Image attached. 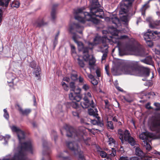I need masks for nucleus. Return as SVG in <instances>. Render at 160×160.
I'll list each match as a JSON object with an SVG mask.
<instances>
[{"instance_id":"obj_1","label":"nucleus","mask_w":160,"mask_h":160,"mask_svg":"<svg viewBox=\"0 0 160 160\" xmlns=\"http://www.w3.org/2000/svg\"><path fill=\"white\" fill-rule=\"evenodd\" d=\"M122 70L126 74L135 75L139 72L143 76L148 77L150 75V69L142 66H140L138 62L132 61L125 63L122 67Z\"/></svg>"},{"instance_id":"obj_2","label":"nucleus","mask_w":160,"mask_h":160,"mask_svg":"<svg viewBox=\"0 0 160 160\" xmlns=\"http://www.w3.org/2000/svg\"><path fill=\"white\" fill-rule=\"evenodd\" d=\"M90 2V13L93 15L101 18H103L104 16V12L102 9L99 8L100 4L98 0H91Z\"/></svg>"},{"instance_id":"obj_3","label":"nucleus","mask_w":160,"mask_h":160,"mask_svg":"<svg viewBox=\"0 0 160 160\" xmlns=\"http://www.w3.org/2000/svg\"><path fill=\"white\" fill-rule=\"evenodd\" d=\"M118 136L122 143H123L125 140L128 141L132 146H134L136 144V141L131 136L128 130H126L123 132L121 129H119L118 130Z\"/></svg>"},{"instance_id":"obj_4","label":"nucleus","mask_w":160,"mask_h":160,"mask_svg":"<svg viewBox=\"0 0 160 160\" xmlns=\"http://www.w3.org/2000/svg\"><path fill=\"white\" fill-rule=\"evenodd\" d=\"M65 129L67 130V136L68 137L73 138L78 141L83 139V131L78 130L77 131L73 127L68 125L66 126Z\"/></svg>"},{"instance_id":"obj_5","label":"nucleus","mask_w":160,"mask_h":160,"mask_svg":"<svg viewBox=\"0 0 160 160\" xmlns=\"http://www.w3.org/2000/svg\"><path fill=\"white\" fill-rule=\"evenodd\" d=\"M66 145L69 149L73 152L75 155H78V160H86L83 152L80 150L76 142H67Z\"/></svg>"},{"instance_id":"obj_6","label":"nucleus","mask_w":160,"mask_h":160,"mask_svg":"<svg viewBox=\"0 0 160 160\" xmlns=\"http://www.w3.org/2000/svg\"><path fill=\"white\" fill-rule=\"evenodd\" d=\"M148 124L150 130L152 131L160 130L158 128L160 127V113L157 116L153 115L149 118Z\"/></svg>"},{"instance_id":"obj_7","label":"nucleus","mask_w":160,"mask_h":160,"mask_svg":"<svg viewBox=\"0 0 160 160\" xmlns=\"http://www.w3.org/2000/svg\"><path fill=\"white\" fill-rule=\"evenodd\" d=\"M122 54H124L126 51L133 52L137 53L139 56H142L145 55L144 49L141 47L135 46L133 44H127L123 48Z\"/></svg>"},{"instance_id":"obj_8","label":"nucleus","mask_w":160,"mask_h":160,"mask_svg":"<svg viewBox=\"0 0 160 160\" xmlns=\"http://www.w3.org/2000/svg\"><path fill=\"white\" fill-rule=\"evenodd\" d=\"M84 17L79 16L75 17V19L82 23H84L86 21H90L94 24H97L99 22V20L94 18H93L92 14L88 12H85L83 13Z\"/></svg>"},{"instance_id":"obj_9","label":"nucleus","mask_w":160,"mask_h":160,"mask_svg":"<svg viewBox=\"0 0 160 160\" xmlns=\"http://www.w3.org/2000/svg\"><path fill=\"white\" fill-rule=\"evenodd\" d=\"M159 33H160V31H151L148 29L144 34L143 38L149 47H152L153 45L152 40L156 38L155 35H158Z\"/></svg>"},{"instance_id":"obj_10","label":"nucleus","mask_w":160,"mask_h":160,"mask_svg":"<svg viewBox=\"0 0 160 160\" xmlns=\"http://www.w3.org/2000/svg\"><path fill=\"white\" fill-rule=\"evenodd\" d=\"M134 0H123L120 3L119 14L122 15L127 13L132 7V3Z\"/></svg>"},{"instance_id":"obj_11","label":"nucleus","mask_w":160,"mask_h":160,"mask_svg":"<svg viewBox=\"0 0 160 160\" xmlns=\"http://www.w3.org/2000/svg\"><path fill=\"white\" fill-rule=\"evenodd\" d=\"M109 39L108 38L107 36L101 37L98 35H97L94 38L93 42H89V45H91L93 47L95 45L98 44L100 43H102L101 46L102 48H106V50L108 48V44L107 43V41Z\"/></svg>"},{"instance_id":"obj_12","label":"nucleus","mask_w":160,"mask_h":160,"mask_svg":"<svg viewBox=\"0 0 160 160\" xmlns=\"http://www.w3.org/2000/svg\"><path fill=\"white\" fill-rule=\"evenodd\" d=\"M69 31L71 33L73 34L72 38L74 42L76 43H78L79 42L77 40L76 34L73 32L76 31L80 34H82V27L78 23H73L69 26Z\"/></svg>"},{"instance_id":"obj_13","label":"nucleus","mask_w":160,"mask_h":160,"mask_svg":"<svg viewBox=\"0 0 160 160\" xmlns=\"http://www.w3.org/2000/svg\"><path fill=\"white\" fill-rule=\"evenodd\" d=\"M92 98V96L90 92H88L85 94L83 98V102H81L80 103L83 108H86L89 107L94 108L95 104Z\"/></svg>"},{"instance_id":"obj_14","label":"nucleus","mask_w":160,"mask_h":160,"mask_svg":"<svg viewBox=\"0 0 160 160\" xmlns=\"http://www.w3.org/2000/svg\"><path fill=\"white\" fill-rule=\"evenodd\" d=\"M139 137L141 139L143 140L142 144L143 145L144 147L147 150L150 151L151 149V146L148 142H149V138L152 137L151 133L148 132H143L140 135Z\"/></svg>"},{"instance_id":"obj_15","label":"nucleus","mask_w":160,"mask_h":160,"mask_svg":"<svg viewBox=\"0 0 160 160\" xmlns=\"http://www.w3.org/2000/svg\"><path fill=\"white\" fill-rule=\"evenodd\" d=\"M29 66L32 68L35 69V71L33 73L35 75V77L38 79L40 77L41 74V69L39 66H37L36 62L35 61L31 62L29 64Z\"/></svg>"},{"instance_id":"obj_16","label":"nucleus","mask_w":160,"mask_h":160,"mask_svg":"<svg viewBox=\"0 0 160 160\" xmlns=\"http://www.w3.org/2000/svg\"><path fill=\"white\" fill-rule=\"evenodd\" d=\"M48 24L47 22H45L44 19L42 18H39L35 20L33 23L34 26L36 28H40Z\"/></svg>"},{"instance_id":"obj_17","label":"nucleus","mask_w":160,"mask_h":160,"mask_svg":"<svg viewBox=\"0 0 160 160\" xmlns=\"http://www.w3.org/2000/svg\"><path fill=\"white\" fill-rule=\"evenodd\" d=\"M102 32L104 33L110 34L112 35L110 36L111 38H112L113 36H117L118 33V30L113 26L109 27L108 31L103 30Z\"/></svg>"},{"instance_id":"obj_18","label":"nucleus","mask_w":160,"mask_h":160,"mask_svg":"<svg viewBox=\"0 0 160 160\" xmlns=\"http://www.w3.org/2000/svg\"><path fill=\"white\" fill-rule=\"evenodd\" d=\"M7 77L8 79V82H11L14 84H16L18 81V79L16 78V75L13 73H8L7 74Z\"/></svg>"},{"instance_id":"obj_19","label":"nucleus","mask_w":160,"mask_h":160,"mask_svg":"<svg viewBox=\"0 0 160 160\" xmlns=\"http://www.w3.org/2000/svg\"><path fill=\"white\" fill-rule=\"evenodd\" d=\"M69 94V99L72 101L79 102L81 99V96H78L75 93V91H72Z\"/></svg>"},{"instance_id":"obj_20","label":"nucleus","mask_w":160,"mask_h":160,"mask_svg":"<svg viewBox=\"0 0 160 160\" xmlns=\"http://www.w3.org/2000/svg\"><path fill=\"white\" fill-rule=\"evenodd\" d=\"M15 107L18 108V110L20 113L23 115H27L31 112V110L30 109H26L24 110L22 109L18 103L16 104L15 105Z\"/></svg>"},{"instance_id":"obj_21","label":"nucleus","mask_w":160,"mask_h":160,"mask_svg":"<svg viewBox=\"0 0 160 160\" xmlns=\"http://www.w3.org/2000/svg\"><path fill=\"white\" fill-rule=\"evenodd\" d=\"M97 120L91 119H90V122L91 123L94 125H97L101 128H102L104 126V124L102 120H101L100 117H98L97 118Z\"/></svg>"},{"instance_id":"obj_22","label":"nucleus","mask_w":160,"mask_h":160,"mask_svg":"<svg viewBox=\"0 0 160 160\" xmlns=\"http://www.w3.org/2000/svg\"><path fill=\"white\" fill-rule=\"evenodd\" d=\"M141 62L147 64L154 66V62L152 58L150 56L146 57L144 59L141 60Z\"/></svg>"},{"instance_id":"obj_23","label":"nucleus","mask_w":160,"mask_h":160,"mask_svg":"<svg viewBox=\"0 0 160 160\" xmlns=\"http://www.w3.org/2000/svg\"><path fill=\"white\" fill-rule=\"evenodd\" d=\"M65 153H68V152L64 151L58 154L57 156L59 158V160H72L71 157L69 156H66L65 154Z\"/></svg>"},{"instance_id":"obj_24","label":"nucleus","mask_w":160,"mask_h":160,"mask_svg":"<svg viewBox=\"0 0 160 160\" xmlns=\"http://www.w3.org/2000/svg\"><path fill=\"white\" fill-rule=\"evenodd\" d=\"M47 142L46 141H44L43 142V148L46 151V152H44V151H43L42 154L43 155H47L48 156L49 158V155L50 153V151L49 148L47 146ZM49 160H51L50 158H49Z\"/></svg>"},{"instance_id":"obj_25","label":"nucleus","mask_w":160,"mask_h":160,"mask_svg":"<svg viewBox=\"0 0 160 160\" xmlns=\"http://www.w3.org/2000/svg\"><path fill=\"white\" fill-rule=\"evenodd\" d=\"M92 108L94 109H89L88 110V113L91 116H93L94 117L97 118L98 117V111L96 108Z\"/></svg>"},{"instance_id":"obj_26","label":"nucleus","mask_w":160,"mask_h":160,"mask_svg":"<svg viewBox=\"0 0 160 160\" xmlns=\"http://www.w3.org/2000/svg\"><path fill=\"white\" fill-rule=\"evenodd\" d=\"M58 4H54L52 7V10L51 12V16L52 19L54 20L56 18V11L57 7L58 6Z\"/></svg>"},{"instance_id":"obj_27","label":"nucleus","mask_w":160,"mask_h":160,"mask_svg":"<svg viewBox=\"0 0 160 160\" xmlns=\"http://www.w3.org/2000/svg\"><path fill=\"white\" fill-rule=\"evenodd\" d=\"M136 154L137 156L141 157L139 158L141 159V160L142 157L145 155L142 151L139 148H137L136 149Z\"/></svg>"},{"instance_id":"obj_28","label":"nucleus","mask_w":160,"mask_h":160,"mask_svg":"<svg viewBox=\"0 0 160 160\" xmlns=\"http://www.w3.org/2000/svg\"><path fill=\"white\" fill-rule=\"evenodd\" d=\"M78 63L80 67L81 68H83L84 70H86V69H84V68L85 66V60L83 59H81L79 58H78L77 59Z\"/></svg>"},{"instance_id":"obj_29","label":"nucleus","mask_w":160,"mask_h":160,"mask_svg":"<svg viewBox=\"0 0 160 160\" xmlns=\"http://www.w3.org/2000/svg\"><path fill=\"white\" fill-rule=\"evenodd\" d=\"M119 160H141V159L137 157H133L131 158L128 157H121Z\"/></svg>"},{"instance_id":"obj_30","label":"nucleus","mask_w":160,"mask_h":160,"mask_svg":"<svg viewBox=\"0 0 160 160\" xmlns=\"http://www.w3.org/2000/svg\"><path fill=\"white\" fill-rule=\"evenodd\" d=\"M12 131L13 132H15L17 133V134L18 136L20 137V135H19V133H21L22 134V132L21 131V130L19 129L18 128H17V127L15 126H12V127L11 128Z\"/></svg>"},{"instance_id":"obj_31","label":"nucleus","mask_w":160,"mask_h":160,"mask_svg":"<svg viewBox=\"0 0 160 160\" xmlns=\"http://www.w3.org/2000/svg\"><path fill=\"white\" fill-rule=\"evenodd\" d=\"M116 155V151L114 148H112V153L110 154L107 157L105 158L104 160H112L110 157H114Z\"/></svg>"},{"instance_id":"obj_32","label":"nucleus","mask_w":160,"mask_h":160,"mask_svg":"<svg viewBox=\"0 0 160 160\" xmlns=\"http://www.w3.org/2000/svg\"><path fill=\"white\" fill-rule=\"evenodd\" d=\"M111 21L112 23L115 24V26H118V24L120 22L119 19L116 16L112 18Z\"/></svg>"},{"instance_id":"obj_33","label":"nucleus","mask_w":160,"mask_h":160,"mask_svg":"<svg viewBox=\"0 0 160 160\" xmlns=\"http://www.w3.org/2000/svg\"><path fill=\"white\" fill-rule=\"evenodd\" d=\"M85 12H83V10L81 8H79V9H77L74 12V13L75 14V16H74L75 18V17L76 16H79V17H82L79 15L78 14H82L84 16L83 13Z\"/></svg>"},{"instance_id":"obj_34","label":"nucleus","mask_w":160,"mask_h":160,"mask_svg":"<svg viewBox=\"0 0 160 160\" xmlns=\"http://www.w3.org/2000/svg\"><path fill=\"white\" fill-rule=\"evenodd\" d=\"M78 102L76 101H72V102L70 103V104L73 108L78 109L79 107V104L78 103Z\"/></svg>"},{"instance_id":"obj_35","label":"nucleus","mask_w":160,"mask_h":160,"mask_svg":"<svg viewBox=\"0 0 160 160\" xmlns=\"http://www.w3.org/2000/svg\"><path fill=\"white\" fill-rule=\"evenodd\" d=\"M73 72H75V73H72L71 74V79L73 81H76L78 80V75L77 74V72L74 70L72 71Z\"/></svg>"},{"instance_id":"obj_36","label":"nucleus","mask_w":160,"mask_h":160,"mask_svg":"<svg viewBox=\"0 0 160 160\" xmlns=\"http://www.w3.org/2000/svg\"><path fill=\"white\" fill-rule=\"evenodd\" d=\"M20 3L18 1H14L11 4V7L13 8H18L19 7Z\"/></svg>"},{"instance_id":"obj_37","label":"nucleus","mask_w":160,"mask_h":160,"mask_svg":"<svg viewBox=\"0 0 160 160\" xmlns=\"http://www.w3.org/2000/svg\"><path fill=\"white\" fill-rule=\"evenodd\" d=\"M2 0H0V6L2 7L5 6L6 8L7 7L11 0H7L5 3Z\"/></svg>"},{"instance_id":"obj_38","label":"nucleus","mask_w":160,"mask_h":160,"mask_svg":"<svg viewBox=\"0 0 160 160\" xmlns=\"http://www.w3.org/2000/svg\"><path fill=\"white\" fill-rule=\"evenodd\" d=\"M107 126L108 129L113 130L114 129V126L112 121H107Z\"/></svg>"},{"instance_id":"obj_39","label":"nucleus","mask_w":160,"mask_h":160,"mask_svg":"<svg viewBox=\"0 0 160 160\" xmlns=\"http://www.w3.org/2000/svg\"><path fill=\"white\" fill-rule=\"evenodd\" d=\"M77 44L78 45V50L79 51H82L84 47L83 43L81 42H79L78 43H77Z\"/></svg>"},{"instance_id":"obj_40","label":"nucleus","mask_w":160,"mask_h":160,"mask_svg":"<svg viewBox=\"0 0 160 160\" xmlns=\"http://www.w3.org/2000/svg\"><path fill=\"white\" fill-rule=\"evenodd\" d=\"M78 80L79 83L81 85H82L86 82L84 78L81 75L79 76V78H78Z\"/></svg>"},{"instance_id":"obj_41","label":"nucleus","mask_w":160,"mask_h":160,"mask_svg":"<svg viewBox=\"0 0 160 160\" xmlns=\"http://www.w3.org/2000/svg\"><path fill=\"white\" fill-rule=\"evenodd\" d=\"M51 136L52 138H54L55 142H56V140L58 138V136L56 131L54 130L52 131V132Z\"/></svg>"},{"instance_id":"obj_42","label":"nucleus","mask_w":160,"mask_h":160,"mask_svg":"<svg viewBox=\"0 0 160 160\" xmlns=\"http://www.w3.org/2000/svg\"><path fill=\"white\" fill-rule=\"evenodd\" d=\"M153 105L156 107V108L154 109L155 111H160V103L158 102H155Z\"/></svg>"},{"instance_id":"obj_43","label":"nucleus","mask_w":160,"mask_h":160,"mask_svg":"<svg viewBox=\"0 0 160 160\" xmlns=\"http://www.w3.org/2000/svg\"><path fill=\"white\" fill-rule=\"evenodd\" d=\"M82 85V88L85 91L88 90L90 88V86L86 83V82L85 83L83 84Z\"/></svg>"},{"instance_id":"obj_44","label":"nucleus","mask_w":160,"mask_h":160,"mask_svg":"<svg viewBox=\"0 0 160 160\" xmlns=\"http://www.w3.org/2000/svg\"><path fill=\"white\" fill-rule=\"evenodd\" d=\"M69 86L71 88V91H75L76 87L75 83L74 82H71L70 83Z\"/></svg>"},{"instance_id":"obj_45","label":"nucleus","mask_w":160,"mask_h":160,"mask_svg":"<svg viewBox=\"0 0 160 160\" xmlns=\"http://www.w3.org/2000/svg\"><path fill=\"white\" fill-rule=\"evenodd\" d=\"M99 152L100 156L102 158H105L108 156L105 151H99Z\"/></svg>"},{"instance_id":"obj_46","label":"nucleus","mask_w":160,"mask_h":160,"mask_svg":"<svg viewBox=\"0 0 160 160\" xmlns=\"http://www.w3.org/2000/svg\"><path fill=\"white\" fill-rule=\"evenodd\" d=\"M93 47H92L91 48H89L88 47H84L83 49V50H82V51L83 52V53H88V51H89V49L92 50L93 49Z\"/></svg>"},{"instance_id":"obj_47","label":"nucleus","mask_w":160,"mask_h":160,"mask_svg":"<svg viewBox=\"0 0 160 160\" xmlns=\"http://www.w3.org/2000/svg\"><path fill=\"white\" fill-rule=\"evenodd\" d=\"M4 112L3 116L7 119H8L9 118V114L6 109H4L3 110Z\"/></svg>"},{"instance_id":"obj_48","label":"nucleus","mask_w":160,"mask_h":160,"mask_svg":"<svg viewBox=\"0 0 160 160\" xmlns=\"http://www.w3.org/2000/svg\"><path fill=\"white\" fill-rule=\"evenodd\" d=\"M21 131L22 132V134L21 133H20L19 135H20V137H19L18 136V138L20 141L22 139H24L25 138V132H24L22 131V130H21Z\"/></svg>"},{"instance_id":"obj_49","label":"nucleus","mask_w":160,"mask_h":160,"mask_svg":"<svg viewBox=\"0 0 160 160\" xmlns=\"http://www.w3.org/2000/svg\"><path fill=\"white\" fill-rule=\"evenodd\" d=\"M87 119V118H81L80 119V122L81 124H85L89 125V124L86 122Z\"/></svg>"},{"instance_id":"obj_50","label":"nucleus","mask_w":160,"mask_h":160,"mask_svg":"<svg viewBox=\"0 0 160 160\" xmlns=\"http://www.w3.org/2000/svg\"><path fill=\"white\" fill-rule=\"evenodd\" d=\"M105 52L103 54V55L102 56V61L105 60L106 59V57L107 56V53H108V49H107V50H106V48H105Z\"/></svg>"},{"instance_id":"obj_51","label":"nucleus","mask_w":160,"mask_h":160,"mask_svg":"<svg viewBox=\"0 0 160 160\" xmlns=\"http://www.w3.org/2000/svg\"><path fill=\"white\" fill-rule=\"evenodd\" d=\"M95 60L93 58L90 59L89 62V65H95Z\"/></svg>"},{"instance_id":"obj_52","label":"nucleus","mask_w":160,"mask_h":160,"mask_svg":"<svg viewBox=\"0 0 160 160\" xmlns=\"http://www.w3.org/2000/svg\"><path fill=\"white\" fill-rule=\"evenodd\" d=\"M62 84L64 89L65 91H67L68 89V87L67 84L64 82H62Z\"/></svg>"},{"instance_id":"obj_53","label":"nucleus","mask_w":160,"mask_h":160,"mask_svg":"<svg viewBox=\"0 0 160 160\" xmlns=\"http://www.w3.org/2000/svg\"><path fill=\"white\" fill-rule=\"evenodd\" d=\"M147 4H145L144 5H143V7L141 8V9L142 10V14L144 15L145 14V12L147 8Z\"/></svg>"},{"instance_id":"obj_54","label":"nucleus","mask_w":160,"mask_h":160,"mask_svg":"<svg viewBox=\"0 0 160 160\" xmlns=\"http://www.w3.org/2000/svg\"><path fill=\"white\" fill-rule=\"evenodd\" d=\"M91 82L94 86L97 85L98 83V81L95 78L91 80Z\"/></svg>"},{"instance_id":"obj_55","label":"nucleus","mask_w":160,"mask_h":160,"mask_svg":"<svg viewBox=\"0 0 160 160\" xmlns=\"http://www.w3.org/2000/svg\"><path fill=\"white\" fill-rule=\"evenodd\" d=\"M104 102L105 103V107L106 108H108L110 106L109 102L108 100H104Z\"/></svg>"},{"instance_id":"obj_56","label":"nucleus","mask_w":160,"mask_h":160,"mask_svg":"<svg viewBox=\"0 0 160 160\" xmlns=\"http://www.w3.org/2000/svg\"><path fill=\"white\" fill-rule=\"evenodd\" d=\"M150 102H148L145 105V108L148 109H153V108L150 106Z\"/></svg>"},{"instance_id":"obj_57","label":"nucleus","mask_w":160,"mask_h":160,"mask_svg":"<svg viewBox=\"0 0 160 160\" xmlns=\"http://www.w3.org/2000/svg\"><path fill=\"white\" fill-rule=\"evenodd\" d=\"M109 144H111L112 143H114L115 142V140L114 139L111 137H110L109 138Z\"/></svg>"},{"instance_id":"obj_58","label":"nucleus","mask_w":160,"mask_h":160,"mask_svg":"<svg viewBox=\"0 0 160 160\" xmlns=\"http://www.w3.org/2000/svg\"><path fill=\"white\" fill-rule=\"evenodd\" d=\"M75 90L76 91V92H75L76 93L78 96H81L80 94L81 89L80 88H78Z\"/></svg>"},{"instance_id":"obj_59","label":"nucleus","mask_w":160,"mask_h":160,"mask_svg":"<svg viewBox=\"0 0 160 160\" xmlns=\"http://www.w3.org/2000/svg\"><path fill=\"white\" fill-rule=\"evenodd\" d=\"M123 98L126 102H131L132 101V100L131 99L126 97L124 96Z\"/></svg>"},{"instance_id":"obj_60","label":"nucleus","mask_w":160,"mask_h":160,"mask_svg":"<svg viewBox=\"0 0 160 160\" xmlns=\"http://www.w3.org/2000/svg\"><path fill=\"white\" fill-rule=\"evenodd\" d=\"M109 67L108 65H106L105 67V70L106 73L108 75H109Z\"/></svg>"},{"instance_id":"obj_61","label":"nucleus","mask_w":160,"mask_h":160,"mask_svg":"<svg viewBox=\"0 0 160 160\" xmlns=\"http://www.w3.org/2000/svg\"><path fill=\"white\" fill-rule=\"evenodd\" d=\"M96 73L98 77H99L101 76V72L99 69H97L96 71Z\"/></svg>"},{"instance_id":"obj_62","label":"nucleus","mask_w":160,"mask_h":160,"mask_svg":"<svg viewBox=\"0 0 160 160\" xmlns=\"http://www.w3.org/2000/svg\"><path fill=\"white\" fill-rule=\"evenodd\" d=\"M72 113L74 116L77 117L78 118H79V114L77 111H72Z\"/></svg>"},{"instance_id":"obj_63","label":"nucleus","mask_w":160,"mask_h":160,"mask_svg":"<svg viewBox=\"0 0 160 160\" xmlns=\"http://www.w3.org/2000/svg\"><path fill=\"white\" fill-rule=\"evenodd\" d=\"M58 39H55V38L54 39V40L53 42V49H55V48L56 46V45L58 43Z\"/></svg>"},{"instance_id":"obj_64","label":"nucleus","mask_w":160,"mask_h":160,"mask_svg":"<svg viewBox=\"0 0 160 160\" xmlns=\"http://www.w3.org/2000/svg\"><path fill=\"white\" fill-rule=\"evenodd\" d=\"M88 78L90 79L91 81L95 79L94 76L91 74H89L88 75Z\"/></svg>"}]
</instances>
